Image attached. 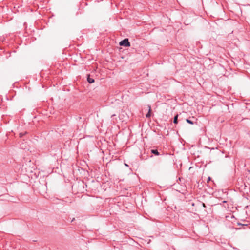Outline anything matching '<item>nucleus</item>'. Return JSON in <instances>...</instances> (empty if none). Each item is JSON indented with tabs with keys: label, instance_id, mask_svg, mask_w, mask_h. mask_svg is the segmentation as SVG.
I'll use <instances>...</instances> for the list:
<instances>
[{
	"label": "nucleus",
	"instance_id": "obj_6",
	"mask_svg": "<svg viewBox=\"0 0 250 250\" xmlns=\"http://www.w3.org/2000/svg\"><path fill=\"white\" fill-rule=\"evenodd\" d=\"M186 122L191 125H193V122L191 121L190 120L188 119H186Z\"/></svg>",
	"mask_w": 250,
	"mask_h": 250
},
{
	"label": "nucleus",
	"instance_id": "obj_7",
	"mask_svg": "<svg viewBox=\"0 0 250 250\" xmlns=\"http://www.w3.org/2000/svg\"><path fill=\"white\" fill-rule=\"evenodd\" d=\"M211 181V177H208V180H207V183H208L209 181Z\"/></svg>",
	"mask_w": 250,
	"mask_h": 250
},
{
	"label": "nucleus",
	"instance_id": "obj_9",
	"mask_svg": "<svg viewBox=\"0 0 250 250\" xmlns=\"http://www.w3.org/2000/svg\"><path fill=\"white\" fill-rule=\"evenodd\" d=\"M203 206L204 207H206L205 204L204 203H203Z\"/></svg>",
	"mask_w": 250,
	"mask_h": 250
},
{
	"label": "nucleus",
	"instance_id": "obj_5",
	"mask_svg": "<svg viewBox=\"0 0 250 250\" xmlns=\"http://www.w3.org/2000/svg\"><path fill=\"white\" fill-rule=\"evenodd\" d=\"M178 115H175L174 117L173 123L175 124H177L178 123Z\"/></svg>",
	"mask_w": 250,
	"mask_h": 250
},
{
	"label": "nucleus",
	"instance_id": "obj_4",
	"mask_svg": "<svg viewBox=\"0 0 250 250\" xmlns=\"http://www.w3.org/2000/svg\"><path fill=\"white\" fill-rule=\"evenodd\" d=\"M87 81L89 83H92L94 82V80L88 76L87 77Z\"/></svg>",
	"mask_w": 250,
	"mask_h": 250
},
{
	"label": "nucleus",
	"instance_id": "obj_3",
	"mask_svg": "<svg viewBox=\"0 0 250 250\" xmlns=\"http://www.w3.org/2000/svg\"><path fill=\"white\" fill-rule=\"evenodd\" d=\"M151 152L152 154H154L156 155H159V154H160V153H159L158 150L156 149H152L151 150Z\"/></svg>",
	"mask_w": 250,
	"mask_h": 250
},
{
	"label": "nucleus",
	"instance_id": "obj_1",
	"mask_svg": "<svg viewBox=\"0 0 250 250\" xmlns=\"http://www.w3.org/2000/svg\"><path fill=\"white\" fill-rule=\"evenodd\" d=\"M120 45L124 46L125 47H129L130 46V43L129 42L128 39L126 38L121 41L119 43Z\"/></svg>",
	"mask_w": 250,
	"mask_h": 250
},
{
	"label": "nucleus",
	"instance_id": "obj_8",
	"mask_svg": "<svg viewBox=\"0 0 250 250\" xmlns=\"http://www.w3.org/2000/svg\"><path fill=\"white\" fill-rule=\"evenodd\" d=\"M23 135L24 134L22 133H20L19 134L20 137H22L23 136Z\"/></svg>",
	"mask_w": 250,
	"mask_h": 250
},
{
	"label": "nucleus",
	"instance_id": "obj_2",
	"mask_svg": "<svg viewBox=\"0 0 250 250\" xmlns=\"http://www.w3.org/2000/svg\"><path fill=\"white\" fill-rule=\"evenodd\" d=\"M148 112L146 114V118H149L151 116V109L150 105H148Z\"/></svg>",
	"mask_w": 250,
	"mask_h": 250
}]
</instances>
